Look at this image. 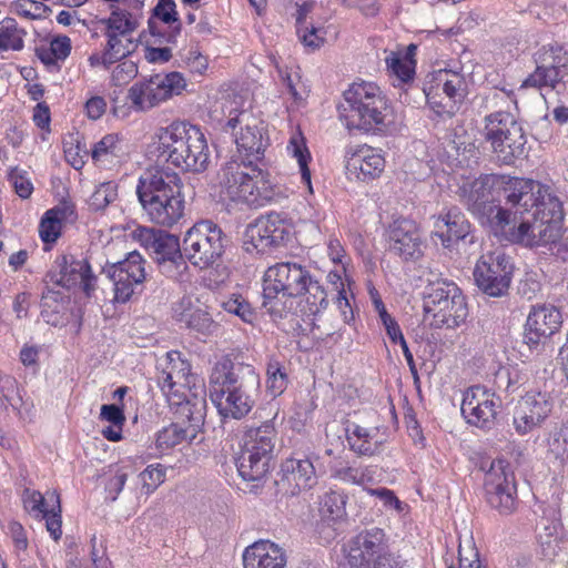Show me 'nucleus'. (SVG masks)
<instances>
[{"instance_id": "obj_21", "label": "nucleus", "mask_w": 568, "mask_h": 568, "mask_svg": "<svg viewBox=\"0 0 568 568\" xmlns=\"http://www.w3.org/2000/svg\"><path fill=\"white\" fill-rule=\"evenodd\" d=\"M153 252L155 254L154 260L158 262L161 271L169 275L186 270V261L200 270L219 268L221 266V251H193L190 255H184L183 251Z\"/></svg>"}, {"instance_id": "obj_4", "label": "nucleus", "mask_w": 568, "mask_h": 568, "mask_svg": "<svg viewBox=\"0 0 568 568\" xmlns=\"http://www.w3.org/2000/svg\"><path fill=\"white\" fill-rule=\"evenodd\" d=\"M182 181L178 173L163 168H151L139 179L136 194L149 220L172 226L184 213Z\"/></svg>"}, {"instance_id": "obj_16", "label": "nucleus", "mask_w": 568, "mask_h": 568, "mask_svg": "<svg viewBox=\"0 0 568 568\" xmlns=\"http://www.w3.org/2000/svg\"><path fill=\"white\" fill-rule=\"evenodd\" d=\"M435 232L430 239L433 245H442L444 248L452 246H469L474 244V235L470 224L456 206L447 209L437 216L434 222Z\"/></svg>"}, {"instance_id": "obj_63", "label": "nucleus", "mask_w": 568, "mask_h": 568, "mask_svg": "<svg viewBox=\"0 0 568 568\" xmlns=\"http://www.w3.org/2000/svg\"><path fill=\"white\" fill-rule=\"evenodd\" d=\"M141 477L144 481V486L148 487V490H154L161 483H163L165 478V469L160 464L156 466L150 465L142 471Z\"/></svg>"}, {"instance_id": "obj_14", "label": "nucleus", "mask_w": 568, "mask_h": 568, "mask_svg": "<svg viewBox=\"0 0 568 568\" xmlns=\"http://www.w3.org/2000/svg\"><path fill=\"white\" fill-rule=\"evenodd\" d=\"M430 108L442 116H453L466 95V82L462 74L439 70L434 77V84L425 90Z\"/></svg>"}, {"instance_id": "obj_24", "label": "nucleus", "mask_w": 568, "mask_h": 568, "mask_svg": "<svg viewBox=\"0 0 568 568\" xmlns=\"http://www.w3.org/2000/svg\"><path fill=\"white\" fill-rule=\"evenodd\" d=\"M173 316L176 322L184 324L187 329L202 337L213 335L219 328V324L206 311L193 307L192 298L189 296L182 297L174 305Z\"/></svg>"}, {"instance_id": "obj_20", "label": "nucleus", "mask_w": 568, "mask_h": 568, "mask_svg": "<svg viewBox=\"0 0 568 568\" xmlns=\"http://www.w3.org/2000/svg\"><path fill=\"white\" fill-rule=\"evenodd\" d=\"M288 232L286 227L280 223L278 216L270 214L260 217L255 222L248 224L243 235L245 248H267L271 246H286Z\"/></svg>"}, {"instance_id": "obj_52", "label": "nucleus", "mask_w": 568, "mask_h": 568, "mask_svg": "<svg viewBox=\"0 0 568 568\" xmlns=\"http://www.w3.org/2000/svg\"><path fill=\"white\" fill-rule=\"evenodd\" d=\"M118 197V184L114 181H108L99 184L89 200V206L93 211L104 210Z\"/></svg>"}, {"instance_id": "obj_27", "label": "nucleus", "mask_w": 568, "mask_h": 568, "mask_svg": "<svg viewBox=\"0 0 568 568\" xmlns=\"http://www.w3.org/2000/svg\"><path fill=\"white\" fill-rule=\"evenodd\" d=\"M189 248H224L231 244L229 236L212 221L194 224L185 234Z\"/></svg>"}, {"instance_id": "obj_58", "label": "nucleus", "mask_w": 568, "mask_h": 568, "mask_svg": "<svg viewBox=\"0 0 568 568\" xmlns=\"http://www.w3.org/2000/svg\"><path fill=\"white\" fill-rule=\"evenodd\" d=\"M47 7L36 0H17L11 4V11L27 19H40L44 16Z\"/></svg>"}, {"instance_id": "obj_51", "label": "nucleus", "mask_w": 568, "mask_h": 568, "mask_svg": "<svg viewBox=\"0 0 568 568\" xmlns=\"http://www.w3.org/2000/svg\"><path fill=\"white\" fill-rule=\"evenodd\" d=\"M534 59L536 67L566 65V51L559 43H548L534 53Z\"/></svg>"}, {"instance_id": "obj_50", "label": "nucleus", "mask_w": 568, "mask_h": 568, "mask_svg": "<svg viewBox=\"0 0 568 568\" xmlns=\"http://www.w3.org/2000/svg\"><path fill=\"white\" fill-rule=\"evenodd\" d=\"M388 70L403 83L410 81L415 73V61L409 53L392 52L386 58Z\"/></svg>"}, {"instance_id": "obj_25", "label": "nucleus", "mask_w": 568, "mask_h": 568, "mask_svg": "<svg viewBox=\"0 0 568 568\" xmlns=\"http://www.w3.org/2000/svg\"><path fill=\"white\" fill-rule=\"evenodd\" d=\"M285 550L270 540H258L245 548L244 568H286Z\"/></svg>"}, {"instance_id": "obj_29", "label": "nucleus", "mask_w": 568, "mask_h": 568, "mask_svg": "<svg viewBox=\"0 0 568 568\" xmlns=\"http://www.w3.org/2000/svg\"><path fill=\"white\" fill-rule=\"evenodd\" d=\"M125 236L133 245L143 248H179V239L163 230L138 225L130 230Z\"/></svg>"}, {"instance_id": "obj_34", "label": "nucleus", "mask_w": 568, "mask_h": 568, "mask_svg": "<svg viewBox=\"0 0 568 568\" xmlns=\"http://www.w3.org/2000/svg\"><path fill=\"white\" fill-rule=\"evenodd\" d=\"M179 414L184 423V428L191 437L197 440L199 434L203 432L206 416V400L204 397L193 396L180 405Z\"/></svg>"}, {"instance_id": "obj_28", "label": "nucleus", "mask_w": 568, "mask_h": 568, "mask_svg": "<svg viewBox=\"0 0 568 568\" xmlns=\"http://www.w3.org/2000/svg\"><path fill=\"white\" fill-rule=\"evenodd\" d=\"M271 460L272 457L265 456L263 453L242 447L236 459V467L244 480L255 481L254 487H258L270 470Z\"/></svg>"}, {"instance_id": "obj_1", "label": "nucleus", "mask_w": 568, "mask_h": 568, "mask_svg": "<svg viewBox=\"0 0 568 568\" xmlns=\"http://www.w3.org/2000/svg\"><path fill=\"white\" fill-rule=\"evenodd\" d=\"M507 205L490 199L484 182L463 187V202L506 245L546 246L557 242L564 221L562 203L551 189L531 179L513 178L504 185Z\"/></svg>"}, {"instance_id": "obj_49", "label": "nucleus", "mask_w": 568, "mask_h": 568, "mask_svg": "<svg viewBox=\"0 0 568 568\" xmlns=\"http://www.w3.org/2000/svg\"><path fill=\"white\" fill-rule=\"evenodd\" d=\"M143 263L144 261L139 251H130L124 261L111 265L108 270L122 272V275H128L135 284H142L145 280Z\"/></svg>"}, {"instance_id": "obj_64", "label": "nucleus", "mask_w": 568, "mask_h": 568, "mask_svg": "<svg viewBox=\"0 0 568 568\" xmlns=\"http://www.w3.org/2000/svg\"><path fill=\"white\" fill-rule=\"evenodd\" d=\"M100 418L111 423V425L122 428L125 423L123 409L115 404H104L101 406Z\"/></svg>"}, {"instance_id": "obj_41", "label": "nucleus", "mask_w": 568, "mask_h": 568, "mask_svg": "<svg viewBox=\"0 0 568 568\" xmlns=\"http://www.w3.org/2000/svg\"><path fill=\"white\" fill-rule=\"evenodd\" d=\"M27 32L14 19L7 18L0 22V52L21 51L24 47Z\"/></svg>"}, {"instance_id": "obj_56", "label": "nucleus", "mask_w": 568, "mask_h": 568, "mask_svg": "<svg viewBox=\"0 0 568 568\" xmlns=\"http://www.w3.org/2000/svg\"><path fill=\"white\" fill-rule=\"evenodd\" d=\"M49 500L53 501L54 505L51 509L47 511L45 517H41L42 519H45V527L48 531L50 532L51 537L54 540H59L62 535V520H61V504H60V496L55 493H52L49 496Z\"/></svg>"}, {"instance_id": "obj_59", "label": "nucleus", "mask_w": 568, "mask_h": 568, "mask_svg": "<svg viewBox=\"0 0 568 568\" xmlns=\"http://www.w3.org/2000/svg\"><path fill=\"white\" fill-rule=\"evenodd\" d=\"M138 74V67L132 61L119 63L111 73V83L121 87L130 82Z\"/></svg>"}, {"instance_id": "obj_9", "label": "nucleus", "mask_w": 568, "mask_h": 568, "mask_svg": "<svg viewBox=\"0 0 568 568\" xmlns=\"http://www.w3.org/2000/svg\"><path fill=\"white\" fill-rule=\"evenodd\" d=\"M483 135L504 164H513L524 153L526 139L521 125L510 112L496 111L486 115Z\"/></svg>"}, {"instance_id": "obj_48", "label": "nucleus", "mask_w": 568, "mask_h": 568, "mask_svg": "<svg viewBox=\"0 0 568 568\" xmlns=\"http://www.w3.org/2000/svg\"><path fill=\"white\" fill-rule=\"evenodd\" d=\"M106 281L109 284H112L114 293L112 301L114 303H126L140 285L135 284L128 275L124 276L122 272H116L115 270H106Z\"/></svg>"}, {"instance_id": "obj_2", "label": "nucleus", "mask_w": 568, "mask_h": 568, "mask_svg": "<svg viewBox=\"0 0 568 568\" xmlns=\"http://www.w3.org/2000/svg\"><path fill=\"white\" fill-rule=\"evenodd\" d=\"M209 382L210 398L224 419L246 417L261 394V377L255 368L230 357L215 363Z\"/></svg>"}, {"instance_id": "obj_35", "label": "nucleus", "mask_w": 568, "mask_h": 568, "mask_svg": "<svg viewBox=\"0 0 568 568\" xmlns=\"http://www.w3.org/2000/svg\"><path fill=\"white\" fill-rule=\"evenodd\" d=\"M427 275V285L423 296L424 312L428 315L435 308H438L444 301L450 298L452 293L454 292L453 288L459 287L455 283L437 277L433 272H428Z\"/></svg>"}, {"instance_id": "obj_8", "label": "nucleus", "mask_w": 568, "mask_h": 568, "mask_svg": "<svg viewBox=\"0 0 568 568\" xmlns=\"http://www.w3.org/2000/svg\"><path fill=\"white\" fill-rule=\"evenodd\" d=\"M310 272L297 263L283 262L270 266L263 277L262 307L274 316L282 318L284 308L278 306V295L286 297L302 296Z\"/></svg>"}, {"instance_id": "obj_11", "label": "nucleus", "mask_w": 568, "mask_h": 568, "mask_svg": "<svg viewBox=\"0 0 568 568\" xmlns=\"http://www.w3.org/2000/svg\"><path fill=\"white\" fill-rule=\"evenodd\" d=\"M515 270L511 257L505 251H488L477 261L474 280L478 288L490 297L507 294Z\"/></svg>"}, {"instance_id": "obj_54", "label": "nucleus", "mask_w": 568, "mask_h": 568, "mask_svg": "<svg viewBox=\"0 0 568 568\" xmlns=\"http://www.w3.org/2000/svg\"><path fill=\"white\" fill-rule=\"evenodd\" d=\"M372 298L375 310L378 312L379 318L385 327L387 336L392 343L397 344V341L404 337L398 323L390 314H388L377 292H375V294L372 293Z\"/></svg>"}, {"instance_id": "obj_33", "label": "nucleus", "mask_w": 568, "mask_h": 568, "mask_svg": "<svg viewBox=\"0 0 568 568\" xmlns=\"http://www.w3.org/2000/svg\"><path fill=\"white\" fill-rule=\"evenodd\" d=\"M386 239L389 248L416 247L420 244L419 229L414 221L408 219L394 221L386 232Z\"/></svg>"}, {"instance_id": "obj_12", "label": "nucleus", "mask_w": 568, "mask_h": 568, "mask_svg": "<svg viewBox=\"0 0 568 568\" xmlns=\"http://www.w3.org/2000/svg\"><path fill=\"white\" fill-rule=\"evenodd\" d=\"M47 277L55 285L81 292L87 298L97 297L99 278L92 273L87 257L62 254L55 260Z\"/></svg>"}, {"instance_id": "obj_40", "label": "nucleus", "mask_w": 568, "mask_h": 568, "mask_svg": "<svg viewBox=\"0 0 568 568\" xmlns=\"http://www.w3.org/2000/svg\"><path fill=\"white\" fill-rule=\"evenodd\" d=\"M106 44L104 48V62L115 63L130 54H132L138 45L139 40L133 37L122 38L118 34H105Z\"/></svg>"}, {"instance_id": "obj_32", "label": "nucleus", "mask_w": 568, "mask_h": 568, "mask_svg": "<svg viewBox=\"0 0 568 568\" xmlns=\"http://www.w3.org/2000/svg\"><path fill=\"white\" fill-rule=\"evenodd\" d=\"M92 160L102 168H111L120 163L124 155V143L118 133L104 135L91 151Z\"/></svg>"}, {"instance_id": "obj_10", "label": "nucleus", "mask_w": 568, "mask_h": 568, "mask_svg": "<svg viewBox=\"0 0 568 568\" xmlns=\"http://www.w3.org/2000/svg\"><path fill=\"white\" fill-rule=\"evenodd\" d=\"M185 88L186 80L180 72L154 74L135 82L128 91V100L135 111L145 112L181 94Z\"/></svg>"}, {"instance_id": "obj_23", "label": "nucleus", "mask_w": 568, "mask_h": 568, "mask_svg": "<svg viewBox=\"0 0 568 568\" xmlns=\"http://www.w3.org/2000/svg\"><path fill=\"white\" fill-rule=\"evenodd\" d=\"M384 169L385 159L381 150L368 145L358 146L348 154L346 160L347 173L362 182L378 178Z\"/></svg>"}, {"instance_id": "obj_5", "label": "nucleus", "mask_w": 568, "mask_h": 568, "mask_svg": "<svg viewBox=\"0 0 568 568\" xmlns=\"http://www.w3.org/2000/svg\"><path fill=\"white\" fill-rule=\"evenodd\" d=\"M159 158L185 172H204L210 151L200 128L186 122H173L156 132Z\"/></svg>"}, {"instance_id": "obj_39", "label": "nucleus", "mask_w": 568, "mask_h": 568, "mask_svg": "<svg viewBox=\"0 0 568 568\" xmlns=\"http://www.w3.org/2000/svg\"><path fill=\"white\" fill-rule=\"evenodd\" d=\"M287 151L294 159H296L300 166L302 182L308 187L310 192H312L311 171L308 169V162L312 156L301 132H294L292 134L287 144Z\"/></svg>"}, {"instance_id": "obj_60", "label": "nucleus", "mask_w": 568, "mask_h": 568, "mask_svg": "<svg viewBox=\"0 0 568 568\" xmlns=\"http://www.w3.org/2000/svg\"><path fill=\"white\" fill-rule=\"evenodd\" d=\"M9 181L20 197L28 199L31 195L33 185L27 176V172L14 168L9 173Z\"/></svg>"}, {"instance_id": "obj_30", "label": "nucleus", "mask_w": 568, "mask_h": 568, "mask_svg": "<svg viewBox=\"0 0 568 568\" xmlns=\"http://www.w3.org/2000/svg\"><path fill=\"white\" fill-rule=\"evenodd\" d=\"M69 297L61 291L45 287L42 292L40 307L41 317L52 326H62L68 322Z\"/></svg>"}, {"instance_id": "obj_22", "label": "nucleus", "mask_w": 568, "mask_h": 568, "mask_svg": "<svg viewBox=\"0 0 568 568\" xmlns=\"http://www.w3.org/2000/svg\"><path fill=\"white\" fill-rule=\"evenodd\" d=\"M278 475L277 485L292 496L300 494L303 489H311L317 483L315 467L308 458L285 459Z\"/></svg>"}, {"instance_id": "obj_19", "label": "nucleus", "mask_w": 568, "mask_h": 568, "mask_svg": "<svg viewBox=\"0 0 568 568\" xmlns=\"http://www.w3.org/2000/svg\"><path fill=\"white\" fill-rule=\"evenodd\" d=\"M388 549L383 529H364L349 540L347 562L349 568H369L372 561Z\"/></svg>"}, {"instance_id": "obj_62", "label": "nucleus", "mask_w": 568, "mask_h": 568, "mask_svg": "<svg viewBox=\"0 0 568 568\" xmlns=\"http://www.w3.org/2000/svg\"><path fill=\"white\" fill-rule=\"evenodd\" d=\"M24 508L34 513L37 517H45L47 511L49 510L47 507V500L39 491H29L26 490V496L23 498Z\"/></svg>"}, {"instance_id": "obj_57", "label": "nucleus", "mask_w": 568, "mask_h": 568, "mask_svg": "<svg viewBox=\"0 0 568 568\" xmlns=\"http://www.w3.org/2000/svg\"><path fill=\"white\" fill-rule=\"evenodd\" d=\"M297 34L304 47L314 51L324 44L326 31L321 27L305 24L303 28L298 27Z\"/></svg>"}, {"instance_id": "obj_15", "label": "nucleus", "mask_w": 568, "mask_h": 568, "mask_svg": "<svg viewBox=\"0 0 568 568\" xmlns=\"http://www.w3.org/2000/svg\"><path fill=\"white\" fill-rule=\"evenodd\" d=\"M500 405L499 396L485 386L474 385L465 390L460 410L467 424L490 430L497 423Z\"/></svg>"}, {"instance_id": "obj_44", "label": "nucleus", "mask_w": 568, "mask_h": 568, "mask_svg": "<svg viewBox=\"0 0 568 568\" xmlns=\"http://www.w3.org/2000/svg\"><path fill=\"white\" fill-rule=\"evenodd\" d=\"M65 210L54 207L45 212L39 225V235L45 244L54 243L61 234Z\"/></svg>"}, {"instance_id": "obj_13", "label": "nucleus", "mask_w": 568, "mask_h": 568, "mask_svg": "<svg viewBox=\"0 0 568 568\" xmlns=\"http://www.w3.org/2000/svg\"><path fill=\"white\" fill-rule=\"evenodd\" d=\"M486 500L500 515L508 516L517 508V487L514 471L505 459H495L485 479Z\"/></svg>"}, {"instance_id": "obj_31", "label": "nucleus", "mask_w": 568, "mask_h": 568, "mask_svg": "<svg viewBox=\"0 0 568 568\" xmlns=\"http://www.w3.org/2000/svg\"><path fill=\"white\" fill-rule=\"evenodd\" d=\"M276 429L272 420H266L260 426L248 427L243 437L242 447L247 449L257 450L263 455L273 458V450L275 447Z\"/></svg>"}, {"instance_id": "obj_6", "label": "nucleus", "mask_w": 568, "mask_h": 568, "mask_svg": "<svg viewBox=\"0 0 568 568\" xmlns=\"http://www.w3.org/2000/svg\"><path fill=\"white\" fill-rule=\"evenodd\" d=\"M219 179L225 199L250 209L263 207L276 196L268 173L251 160L231 159L222 166Z\"/></svg>"}, {"instance_id": "obj_61", "label": "nucleus", "mask_w": 568, "mask_h": 568, "mask_svg": "<svg viewBox=\"0 0 568 568\" xmlns=\"http://www.w3.org/2000/svg\"><path fill=\"white\" fill-rule=\"evenodd\" d=\"M175 7L174 0H159L153 9L154 17L166 24L179 22ZM175 30L180 31V23H178Z\"/></svg>"}, {"instance_id": "obj_45", "label": "nucleus", "mask_w": 568, "mask_h": 568, "mask_svg": "<svg viewBox=\"0 0 568 568\" xmlns=\"http://www.w3.org/2000/svg\"><path fill=\"white\" fill-rule=\"evenodd\" d=\"M305 290H302V296L305 297L307 315H316L325 310L328 305L327 293L318 281L313 280L312 276L306 281Z\"/></svg>"}, {"instance_id": "obj_43", "label": "nucleus", "mask_w": 568, "mask_h": 568, "mask_svg": "<svg viewBox=\"0 0 568 568\" xmlns=\"http://www.w3.org/2000/svg\"><path fill=\"white\" fill-rule=\"evenodd\" d=\"M23 404L18 382L10 375H0V406L3 410L11 409L14 414H20Z\"/></svg>"}, {"instance_id": "obj_36", "label": "nucleus", "mask_w": 568, "mask_h": 568, "mask_svg": "<svg viewBox=\"0 0 568 568\" xmlns=\"http://www.w3.org/2000/svg\"><path fill=\"white\" fill-rule=\"evenodd\" d=\"M346 439L351 449L359 456H374L379 454L383 447L382 440H373L374 435L367 428L352 425L345 428Z\"/></svg>"}, {"instance_id": "obj_7", "label": "nucleus", "mask_w": 568, "mask_h": 568, "mask_svg": "<svg viewBox=\"0 0 568 568\" xmlns=\"http://www.w3.org/2000/svg\"><path fill=\"white\" fill-rule=\"evenodd\" d=\"M222 110L227 119L226 129L235 136L239 151L256 159L263 154L267 145L266 128L252 110L244 108L243 99L234 95L225 100Z\"/></svg>"}, {"instance_id": "obj_18", "label": "nucleus", "mask_w": 568, "mask_h": 568, "mask_svg": "<svg viewBox=\"0 0 568 568\" xmlns=\"http://www.w3.org/2000/svg\"><path fill=\"white\" fill-rule=\"evenodd\" d=\"M561 323V313L557 307L534 306L525 325L524 343L530 349H539V346H544L559 331Z\"/></svg>"}, {"instance_id": "obj_26", "label": "nucleus", "mask_w": 568, "mask_h": 568, "mask_svg": "<svg viewBox=\"0 0 568 568\" xmlns=\"http://www.w3.org/2000/svg\"><path fill=\"white\" fill-rule=\"evenodd\" d=\"M449 300L442 303L438 308H435L428 315L433 316L430 325L435 328H455L465 323L468 316V306L466 297L459 288H453Z\"/></svg>"}, {"instance_id": "obj_42", "label": "nucleus", "mask_w": 568, "mask_h": 568, "mask_svg": "<svg viewBox=\"0 0 568 568\" xmlns=\"http://www.w3.org/2000/svg\"><path fill=\"white\" fill-rule=\"evenodd\" d=\"M565 67H536V70L523 82V87L536 89L549 87L555 89L564 78Z\"/></svg>"}, {"instance_id": "obj_3", "label": "nucleus", "mask_w": 568, "mask_h": 568, "mask_svg": "<svg viewBox=\"0 0 568 568\" xmlns=\"http://www.w3.org/2000/svg\"><path fill=\"white\" fill-rule=\"evenodd\" d=\"M338 118L348 130L373 134H392L400 125V118L382 89L374 82L352 83L343 93Z\"/></svg>"}, {"instance_id": "obj_46", "label": "nucleus", "mask_w": 568, "mask_h": 568, "mask_svg": "<svg viewBox=\"0 0 568 568\" xmlns=\"http://www.w3.org/2000/svg\"><path fill=\"white\" fill-rule=\"evenodd\" d=\"M347 497L338 491H327L320 501V513L322 517L329 521H337L346 516Z\"/></svg>"}, {"instance_id": "obj_47", "label": "nucleus", "mask_w": 568, "mask_h": 568, "mask_svg": "<svg viewBox=\"0 0 568 568\" xmlns=\"http://www.w3.org/2000/svg\"><path fill=\"white\" fill-rule=\"evenodd\" d=\"M288 376L285 366L271 357L266 365V390L277 397L287 388Z\"/></svg>"}, {"instance_id": "obj_53", "label": "nucleus", "mask_w": 568, "mask_h": 568, "mask_svg": "<svg viewBox=\"0 0 568 568\" xmlns=\"http://www.w3.org/2000/svg\"><path fill=\"white\" fill-rule=\"evenodd\" d=\"M547 445L548 452L555 458L560 460L568 458V423H562L550 432Z\"/></svg>"}, {"instance_id": "obj_37", "label": "nucleus", "mask_w": 568, "mask_h": 568, "mask_svg": "<svg viewBox=\"0 0 568 568\" xmlns=\"http://www.w3.org/2000/svg\"><path fill=\"white\" fill-rule=\"evenodd\" d=\"M140 14L130 12L128 9L116 8L112 10L110 17L103 21L106 26L104 34H118L122 38L133 37L140 22Z\"/></svg>"}, {"instance_id": "obj_38", "label": "nucleus", "mask_w": 568, "mask_h": 568, "mask_svg": "<svg viewBox=\"0 0 568 568\" xmlns=\"http://www.w3.org/2000/svg\"><path fill=\"white\" fill-rule=\"evenodd\" d=\"M194 442H196V439L191 437L189 432L184 428V423L175 422L156 433L155 447L160 452H165L183 443L192 444Z\"/></svg>"}, {"instance_id": "obj_55", "label": "nucleus", "mask_w": 568, "mask_h": 568, "mask_svg": "<svg viewBox=\"0 0 568 568\" xmlns=\"http://www.w3.org/2000/svg\"><path fill=\"white\" fill-rule=\"evenodd\" d=\"M283 85L295 102H301L306 97V87L302 82L297 71L278 70Z\"/></svg>"}, {"instance_id": "obj_17", "label": "nucleus", "mask_w": 568, "mask_h": 568, "mask_svg": "<svg viewBox=\"0 0 568 568\" xmlns=\"http://www.w3.org/2000/svg\"><path fill=\"white\" fill-rule=\"evenodd\" d=\"M554 408V398L547 392H528L518 402L514 427L524 436L532 429L540 427Z\"/></svg>"}]
</instances>
